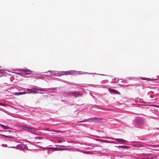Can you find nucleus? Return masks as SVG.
I'll return each mask as SVG.
<instances>
[{
    "label": "nucleus",
    "mask_w": 159,
    "mask_h": 159,
    "mask_svg": "<svg viewBox=\"0 0 159 159\" xmlns=\"http://www.w3.org/2000/svg\"><path fill=\"white\" fill-rule=\"evenodd\" d=\"M35 130V129L33 128H31L30 127V130L31 131H34Z\"/></svg>",
    "instance_id": "nucleus-15"
},
{
    "label": "nucleus",
    "mask_w": 159,
    "mask_h": 159,
    "mask_svg": "<svg viewBox=\"0 0 159 159\" xmlns=\"http://www.w3.org/2000/svg\"><path fill=\"white\" fill-rule=\"evenodd\" d=\"M141 79L142 80H147L148 81L152 80L150 78H145V77H141Z\"/></svg>",
    "instance_id": "nucleus-10"
},
{
    "label": "nucleus",
    "mask_w": 159,
    "mask_h": 159,
    "mask_svg": "<svg viewBox=\"0 0 159 159\" xmlns=\"http://www.w3.org/2000/svg\"><path fill=\"white\" fill-rule=\"evenodd\" d=\"M150 97L151 98H154V96H153V95H150Z\"/></svg>",
    "instance_id": "nucleus-19"
},
{
    "label": "nucleus",
    "mask_w": 159,
    "mask_h": 159,
    "mask_svg": "<svg viewBox=\"0 0 159 159\" xmlns=\"http://www.w3.org/2000/svg\"><path fill=\"white\" fill-rule=\"evenodd\" d=\"M52 72V71L51 70H49L48 71V72ZM48 73V72H44V73Z\"/></svg>",
    "instance_id": "nucleus-21"
},
{
    "label": "nucleus",
    "mask_w": 159,
    "mask_h": 159,
    "mask_svg": "<svg viewBox=\"0 0 159 159\" xmlns=\"http://www.w3.org/2000/svg\"><path fill=\"white\" fill-rule=\"evenodd\" d=\"M116 140L119 142H122L123 143H125L126 142L125 140L121 139H116Z\"/></svg>",
    "instance_id": "nucleus-5"
},
{
    "label": "nucleus",
    "mask_w": 159,
    "mask_h": 159,
    "mask_svg": "<svg viewBox=\"0 0 159 159\" xmlns=\"http://www.w3.org/2000/svg\"><path fill=\"white\" fill-rule=\"evenodd\" d=\"M144 121L143 120L140 118V126H142L144 125Z\"/></svg>",
    "instance_id": "nucleus-9"
},
{
    "label": "nucleus",
    "mask_w": 159,
    "mask_h": 159,
    "mask_svg": "<svg viewBox=\"0 0 159 159\" xmlns=\"http://www.w3.org/2000/svg\"><path fill=\"white\" fill-rule=\"evenodd\" d=\"M92 120H95V122H98L100 120H102V119L99 118H97L95 117L94 118L92 119Z\"/></svg>",
    "instance_id": "nucleus-7"
},
{
    "label": "nucleus",
    "mask_w": 159,
    "mask_h": 159,
    "mask_svg": "<svg viewBox=\"0 0 159 159\" xmlns=\"http://www.w3.org/2000/svg\"><path fill=\"white\" fill-rule=\"evenodd\" d=\"M26 93V92H17V93H15V95H21L22 94H25Z\"/></svg>",
    "instance_id": "nucleus-6"
},
{
    "label": "nucleus",
    "mask_w": 159,
    "mask_h": 159,
    "mask_svg": "<svg viewBox=\"0 0 159 159\" xmlns=\"http://www.w3.org/2000/svg\"><path fill=\"white\" fill-rule=\"evenodd\" d=\"M27 90L28 91H30V92L28 93H37L38 92V90L40 91H47V89H37V88H34L32 89H27Z\"/></svg>",
    "instance_id": "nucleus-1"
},
{
    "label": "nucleus",
    "mask_w": 159,
    "mask_h": 159,
    "mask_svg": "<svg viewBox=\"0 0 159 159\" xmlns=\"http://www.w3.org/2000/svg\"><path fill=\"white\" fill-rule=\"evenodd\" d=\"M52 147H49L48 148V149H52Z\"/></svg>",
    "instance_id": "nucleus-20"
},
{
    "label": "nucleus",
    "mask_w": 159,
    "mask_h": 159,
    "mask_svg": "<svg viewBox=\"0 0 159 159\" xmlns=\"http://www.w3.org/2000/svg\"><path fill=\"white\" fill-rule=\"evenodd\" d=\"M2 136L4 137H7V138H11L12 139H14V138L13 137H12V136H6V135H2Z\"/></svg>",
    "instance_id": "nucleus-12"
},
{
    "label": "nucleus",
    "mask_w": 159,
    "mask_h": 159,
    "mask_svg": "<svg viewBox=\"0 0 159 159\" xmlns=\"http://www.w3.org/2000/svg\"><path fill=\"white\" fill-rule=\"evenodd\" d=\"M140 146H141V144H140V145H139L140 147Z\"/></svg>",
    "instance_id": "nucleus-23"
},
{
    "label": "nucleus",
    "mask_w": 159,
    "mask_h": 159,
    "mask_svg": "<svg viewBox=\"0 0 159 159\" xmlns=\"http://www.w3.org/2000/svg\"><path fill=\"white\" fill-rule=\"evenodd\" d=\"M57 149H58V150H62V149L61 148H57Z\"/></svg>",
    "instance_id": "nucleus-22"
},
{
    "label": "nucleus",
    "mask_w": 159,
    "mask_h": 159,
    "mask_svg": "<svg viewBox=\"0 0 159 159\" xmlns=\"http://www.w3.org/2000/svg\"><path fill=\"white\" fill-rule=\"evenodd\" d=\"M57 142L58 143H60L62 142V140L61 139H58L57 140Z\"/></svg>",
    "instance_id": "nucleus-14"
},
{
    "label": "nucleus",
    "mask_w": 159,
    "mask_h": 159,
    "mask_svg": "<svg viewBox=\"0 0 159 159\" xmlns=\"http://www.w3.org/2000/svg\"><path fill=\"white\" fill-rule=\"evenodd\" d=\"M138 121H139V120L138 119H136V122L137 124H138V125H139V124Z\"/></svg>",
    "instance_id": "nucleus-18"
},
{
    "label": "nucleus",
    "mask_w": 159,
    "mask_h": 159,
    "mask_svg": "<svg viewBox=\"0 0 159 159\" xmlns=\"http://www.w3.org/2000/svg\"><path fill=\"white\" fill-rule=\"evenodd\" d=\"M75 70H69L66 71H61L62 75H72L75 72Z\"/></svg>",
    "instance_id": "nucleus-2"
},
{
    "label": "nucleus",
    "mask_w": 159,
    "mask_h": 159,
    "mask_svg": "<svg viewBox=\"0 0 159 159\" xmlns=\"http://www.w3.org/2000/svg\"><path fill=\"white\" fill-rule=\"evenodd\" d=\"M126 146H119L118 147L119 148H126Z\"/></svg>",
    "instance_id": "nucleus-17"
},
{
    "label": "nucleus",
    "mask_w": 159,
    "mask_h": 159,
    "mask_svg": "<svg viewBox=\"0 0 159 159\" xmlns=\"http://www.w3.org/2000/svg\"><path fill=\"white\" fill-rule=\"evenodd\" d=\"M0 126L2 127L4 129H10V128L8 126H7L5 125H3L2 124H0Z\"/></svg>",
    "instance_id": "nucleus-8"
},
{
    "label": "nucleus",
    "mask_w": 159,
    "mask_h": 159,
    "mask_svg": "<svg viewBox=\"0 0 159 159\" xmlns=\"http://www.w3.org/2000/svg\"><path fill=\"white\" fill-rule=\"evenodd\" d=\"M21 71L23 72H26L27 73V74L29 75L30 74L31 72H32L31 70H30L26 69H22L21 70Z\"/></svg>",
    "instance_id": "nucleus-3"
},
{
    "label": "nucleus",
    "mask_w": 159,
    "mask_h": 159,
    "mask_svg": "<svg viewBox=\"0 0 159 159\" xmlns=\"http://www.w3.org/2000/svg\"><path fill=\"white\" fill-rule=\"evenodd\" d=\"M109 91L110 93L115 94H118L119 93L118 91L113 89H109Z\"/></svg>",
    "instance_id": "nucleus-4"
},
{
    "label": "nucleus",
    "mask_w": 159,
    "mask_h": 159,
    "mask_svg": "<svg viewBox=\"0 0 159 159\" xmlns=\"http://www.w3.org/2000/svg\"><path fill=\"white\" fill-rule=\"evenodd\" d=\"M23 129L26 131H27V130L30 131V127H26V126H24L23 127Z\"/></svg>",
    "instance_id": "nucleus-11"
},
{
    "label": "nucleus",
    "mask_w": 159,
    "mask_h": 159,
    "mask_svg": "<svg viewBox=\"0 0 159 159\" xmlns=\"http://www.w3.org/2000/svg\"><path fill=\"white\" fill-rule=\"evenodd\" d=\"M52 150L53 151H58L57 148H52Z\"/></svg>",
    "instance_id": "nucleus-16"
},
{
    "label": "nucleus",
    "mask_w": 159,
    "mask_h": 159,
    "mask_svg": "<svg viewBox=\"0 0 159 159\" xmlns=\"http://www.w3.org/2000/svg\"><path fill=\"white\" fill-rule=\"evenodd\" d=\"M140 102H145V100L143 99H141V98H140Z\"/></svg>",
    "instance_id": "nucleus-13"
}]
</instances>
